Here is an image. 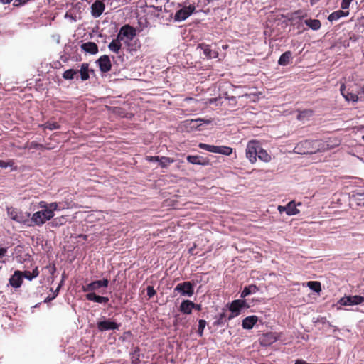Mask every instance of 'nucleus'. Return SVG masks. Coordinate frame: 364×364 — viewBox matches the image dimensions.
<instances>
[{"instance_id": "50", "label": "nucleus", "mask_w": 364, "mask_h": 364, "mask_svg": "<svg viewBox=\"0 0 364 364\" xmlns=\"http://www.w3.org/2000/svg\"><path fill=\"white\" fill-rule=\"evenodd\" d=\"M123 34H121V31H119V33L117 34V36L115 39H114L117 42L121 43V41L124 39Z\"/></svg>"}, {"instance_id": "32", "label": "nucleus", "mask_w": 364, "mask_h": 364, "mask_svg": "<svg viewBox=\"0 0 364 364\" xmlns=\"http://www.w3.org/2000/svg\"><path fill=\"white\" fill-rule=\"evenodd\" d=\"M226 313L222 312L218 316H215V321L213 322V325L215 326H223L228 318L226 319Z\"/></svg>"}, {"instance_id": "18", "label": "nucleus", "mask_w": 364, "mask_h": 364, "mask_svg": "<svg viewBox=\"0 0 364 364\" xmlns=\"http://www.w3.org/2000/svg\"><path fill=\"white\" fill-rule=\"evenodd\" d=\"M340 91L346 101L357 102L358 100V97L356 94L346 91V85L344 83L341 84Z\"/></svg>"}, {"instance_id": "40", "label": "nucleus", "mask_w": 364, "mask_h": 364, "mask_svg": "<svg viewBox=\"0 0 364 364\" xmlns=\"http://www.w3.org/2000/svg\"><path fill=\"white\" fill-rule=\"evenodd\" d=\"M41 127L48 129L50 130L58 129L60 128V125L55 122H48Z\"/></svg>"}, {"instance_id": "1", "label": "nucleus", "mask_w": 364, "mask_h": 364, "mask_svg": "<svg viewBox=\"0 0 364 364\" xmlns=\"http://www.w3.org/2000/svg\"><path fill=\"white\" fill-rule=\"evenodd\" d=\"M51 210H41L36 212L31 218V226H40L54 217Z\"/></svg>"}, {"instance_id": "27", "label": "nucleus", "mask_w": 364, "mask_h": 364, "mask_svg": "<svg viewBox=\"0 0 364 364\" xmlns=\"http://www.w3.org/2000/svg\"><path fill=\"white\" fill-rule=\"evenodd\" d=\"M259 291V288L254 284L248 285L244 287L241 292V298H245L250 294L257 293Z\"/></svg>"}, {"instance_id": "23", "label": "nucleus", "mask_w": 364, "mask_h": 364, "mask_svg": "<svg viewBox=\"0 0 364 364\" xmlns=\"http://www.w3.org/2000/svg\"><path fill=\"white\" fill-rule=\"evenodd\" d=\"M292 60V53L289 50L284 52L281 55L278 60V64L279 65L286 66L291 63Z\"/></svg>"}, {"instance_id": "38", "label": "nucleus", "mask_w": 364, "mask_h": 364, "mask_svg": "<svg viewBox=\"0 0 364 364\" xmlns=\"http://www.w3.org/2000/svg\"><path fill=\"white\" fill-rule=\"evenodd\" d=\"M19 210L14 208H7V213L13 220H16Z\"/></svg>"}, {"instance_id": "43", "label": "nucleus", "mask_w": 364, "mask_h": 364, "mask_svg": "<svg viewBox=\"0 0 364 364\" xmlns=\"http://www.w3.org/2000/svg\"><path fill=\"white\" fill-rule=\"evenodd\" d=\"M15 164V162L14 160L10 159L7 161H4L2 160H0V167L6 168L7 167H13Z\"/></svg>"}, {"instance_id": "7", "label": "nucleus", "mask_w": 364, "mask_h": 364, "mask_svg": "<svg viewBox=\"0 0 364 364\" xmlns=\"http://www.w3.org/2000/svg\"><path fill=\"white\" fill-rule=\"evenodd\" d=\"M174 291L179 292L182 296L191 297L194 293V287L190 282H184L178 284Z\"/></svg>"}, {"instance_id": "31", "label": "nucleus", "mask_w": 364, "mask_h": 364, "mask_svg": "<svg viewBox=\"0 0 364 364\" xmlns=\"http://www.w3.org/2000/svg\"><path fill=\"white\" fill-rule=\"evenodd\" d=\"M304 23L314 31L318 30L321 26V21L318 19H306L304 21Z\"/></svg>"}, {"instance_id": "15", "label": "nucleus", "mask_w": 364, "mask_h": 364, "mask_svg": "<svg viewBox=\"0 0 364 364\" xmlns=\"http://www.w3.org/2000/svg\"><path fill=\"white\" fill-rule=\"evenodd\" d=\"M86 299L90 301L97 302L99 304H106L109 301V298L97 295L94 292H90L85 295Z\"/></svg>"}, {"instance_id": "61", "label": "nucleus", "mask_w": 364, "mask_h": 364, "mask_svg": "<svg viewBox=\"0 0 364 364\" xmlns=\"http://www.w3.org/2000/svg\"><path fill=\"white\" fill-rule=\"evenodd\" d=\"M55 267H53V272H55Z\"/></svg>"}, {"instance_id": "9", "label": "nucleus", "mask_w": 364, "mask_h": 364, "mask_svg": "<svg viewBox=\"0 0 364 364\" xmlns=\"http://www.w3.org/2000/svg\"><path fill=\"white\" fill-rule=\"evenodd\" d=\"M97 326L100 331H106L118 329L120 326V324L110 320H104L98 321L97 323Z\"/></svg>"}, {"instance_id": "13", "label": "nucleus", "mask_w": 364, "mask_h": 364, "mask_svg": "<svg viewBox=\"0 0 364 364\" xmlns=\"http://www.w3.org/2000/svg\"><path fill=\"white\" fill-rule=\"evenodd\" d=\"M105 6L103 2L101 1H95L91 6L92 9V15L94 17H99L103 13L105 10Z\"/></svg>"}, {"instance_id": "14", "label": "nucleus", "mask_w": 364, "mask_h": 364, "mask_svg": "<svg viewBox=\"0 0 364 364\" xmlns=\"http://www.w3.org/2000/svg\"><path fill=\"white\" fill-rule=\"evenodd\" d=\"M23 282V275L21 272L16 271L14 274L9 279V284L14 288H18L21 286Z\"/></svg>"}, {"instance_id": "48", "label": "nucleus", "mask_w": 364, "mask_h": 364, "mask_svg": "<svg viewBox=\"0 0 364 364\" xmlns=\"http://www.w3.org/2000/svg\"><path fill=\"white\" fill-rule=\"evenodd\" d=\"M239 301V306H240L242 309L249 308L250 305L247 304L246 300L243 299H237Z\"/></svg>"}, {"instance_id": "34", "label": "nucleus", "mask_w": 364, "mask_h": 364, "mask_svg": "<svg viewBox=\"0 0 364 364\" xmlns=\"http://www.w3.org/2000/svg\"><path fill=\"white\" fill-rule=\"evenodd\" d=\"M78 73L77 70L68 69L63 73V77L65 80H73L77 75Z\"/></svg>"}, {"instance_id": "3", "label": "nucleus", "mask_w": 364, "mask_h": 364, "mask_svg": "<svg viewBox=\"0 0 364 364\" xmlns=\"http://www.w3.org/2000/svg\"><path fill=\"white\" fill-rule=\"evenodd\" d=\"M364 302L362 295H350L341 297L336 304L338 310L342 309V306L359 305Z\"/></svg>"}, {"instance_id": "26", "label": "nucleus", "mask_w": 364, "mask_h": 364, "mask_svg": "<svg viewBox=\"0 0 364 364\" xmlns=\"http://www.w3.org/2000/svg\"><path fill=\"white\" fill-rule=\"evenodd\" d=\"M194 303L190 300L183 301L180 306V311L186 314H190L192 312Z\"/></svg>"}, {"instance_id": "16", "label": "nucleus", "mask_w": 364, "mask_h": 364, "mask_svg": "<svg viewBox=\"0 0 364 364\" xmlns=\"http://www.w3.org/2000/svg\"><path fill=\"white\" fill-rule=\"evenodd\" d=\"M187 161L192 164L208 166L209 164V160L203 158L200 156H192L188 155L187 156Z\"/></svg>"}, {"instance_id": "49", "label": "nucleus", "mask_w": 364, "mask_h": 364, "mask_svg": "<svg viewBox=\"0 0 364 364\" xmlns=\"http://www.w3.org/2000/svg\"><path fill=\"white\" fill-rule=\"evenodd\" d=\"M57 296V293H53L52 296H48L45 300L44 302L47 303L52 300H53Z\"/></svg>"}, {"instance_id": "35", "label": "nucleus", "mask_w": 364, "mask_h": 364, "mask_svg": "<svg viewBox=\"0 0 364 364\" xmlns=\"http://www.w3.org/2000/svg\"><path fill=\"white\" fill-rule=\"evenodd\" d=\"M176 160L167 156H161L159 166L162 168H167L171 164L175 162Z\"/></svg>"}, {"instance_id": "24", "label": "nucleus", "mask_w": 364, "mask_h": 364, "mask_svg": "<svg viewBox=\"0 0 364 364\" xmlns=\"http://www.w3.org/2000/svg\"><path fill=\"white\" fill-rule=\"evenodd\" d=\"M277 341V336L274 333H267L263 336L261 343L263 346H269Z\"/></svg>"}, {"instance_id": "46", "label": "nucleus", "mask_w": 364, "mask_h": 364, "mask_svg": "<svg viewBox=\"0 0 364 364\" xmlns=\"http://www.w3.org/2000/svg\"><path fill=\"white\" fill-rule=\"evenodd\" d=\"M156 291L152 286H148L147 287V296L149 298L153 297L156 294Z\"/></svg>"}, {"instance_id": "59", "label": "nucleus", "mask_w": 364, "mask_h": 364, "mask_svg": "<svg viewBox=\"0 0 364 364\" xmlns=\"http://www.w3.org/2000/svg\"><path fill=\"white\" fill-rule=\"evenodd\" d=\"M120 1L122 4H126L130 1V0H118Z\"/></svg>"}, {"instance_id": "17", "label": "nucleus", "mask_w": 364, "mask_h": 364, "mask_svg": "<svg viewBox=\"0 0 364 364\" xmlns=\"http://www.w3.org/2000/svg\"><path fill=\"white\" fill-rule=\"evenodd\" d=\"M81 49L90 54H97L98 53V46L94 42H87L81 45Z\"/></svg>"}, {"instance_id": "12", "label": "nucleus", "mask_w": 364, "mask_h": 364, "mask_svg": "<svg viewBox=\"0 0 364 364\" xmlns=\"http://www.w3.org/2000/svg\"><path fill=\"white\" fill-rule=\"evenodd\" d=\"M198 48H200L204 55L208 59L216 58L218 56V53L211 49L210 46L205 43H200Z\"/></svg>"}, {"instance_id": "19", "label": "nucleus", "mask_w": 364, "mask_h": 364, "mask_svg": "<svg viewBox=\"0 0 364 364\" xmlns=\"http://www.w3.org/2000/svg\"><path fill=\"white\" fill-rule=\"evenodd\" d=\"M121 34H123L124 37L127 38L129 40H132V38L136 36V30L129 25L123 26L120 28Z\"/></svg>"}, {"instance_id": "28", "label": "nucleus", "mask_w": 364, "mask_h": 364, "mask_svg": "<svg viewBox=\"0 0 364 364\" xmlns=\"http://www.w3.org/2000/svg\"><path fill=\"white\" fill-rule=\"evenodd\" d=\"M348 14H349L348 11H344L343 10H338V11H336L331 13L328 16V20L329 21L332 22V21L338 20L341 17L347 16Z\"/></svg>"}, {"instance_id": "55", "label": "nucleus", "mask_w": 364, "mask_h": 364, "mask_svg": "<svg viewBox=\"0 0 364 364\" xmlns=\"http://www.w3.org/2000/svg\"><path fill=\"white\" fill-rule=\"evenodd\" d=\"M63 282V281L62 280L61 282L60 283V284L58 285V287H57V289L55 290V291L53 293H57V295L58 294V292L60 291V289L61 288Z\"/></svg>"}, {"instance_id": "51", "label": "nucleus", "mask_w": 364, "mask_h": 364, "mask_svg": "<svg viewBox=\"0 0 364 364\" xmlns=\"http://www.w3.org/2000/svg\"><path fill=\"white\" fill-rule=\"evenodd\" d=\"M7 252V250L4 247L0 248V259L3 258Z\"/></svg>"}, {"instance_id": "57", "label": "nucleus", "mask_w": 364, "mask_h": 364, "mask_svg": "<svg viewBox=\"0 0 364 364\" xmlns=\"http://www.w3.org/2000/svg\"><path fill=\"white\" fill-rule=\"evenodd\" d=\"M78 237L79 238H82L84 240H87V235H86L80 234V235H78Z\"/></svg>"}, {"instance_id": "2", "label": "nucleus", "mask_w": 364, "mask_h": 364, "mask_svg": "<svg viewBox=\"0 0 364 364\" xmlns=\"http://www.w3.org/2000/svg\"><path fill=\"white\" fill-rule=\"evenodd\" d=\"M317 141L304 140L296 144L294 148V152L299 154H312L316 153L319 149L314 148L313 146L317 144Z\"/></svg>"}, {"instance_id": "44", "label": "nucleus", "mask_w": 364, "mask_h": 364, "mask_svg": "<svg viewBox=\"0 0 364 364\" xmlns=\"http://www.w3.org/2000/svg\"><path fill=\"white\" fill-rule=\"evenodd\" d=\"M203 122L205 123H207L208 124L210 122L208 120H204V119H193V120H191V123H194V124L192 125L193 127H199L201 125V123L200 124H198V122Z\"/></svg>"}, {"instance_id": "56", "label": "nucleus", "mask_w": 364, "mask_h": 364, "mask_svg": "<svg viewBox=\"0 0 364 364\" xmlns=\"http://www.w3.org/2000/svg\"><path fill=\"white\" fill-rule=\"evenodd\" d=\"M358 39V36L355 34H353V36H351L350 37V40L353 41H356Z\"/></svg>"}, {"instance_id": "37", "label": "nucleus", "mask_w": 364, "mask_h": 364, "mask_svg": "<svg viewBox=\"0 0 364 364\" xmlns=\"http://www.w3.org/2000/svg\"><path fill=\"white\" fill-rule=\"evenodd\" d=\"M122 43L119 42L115 41L114 39L109 44L108 48L109 50L118 54L120 49L122 48Z\"/></svg>"}, {"instance_id": "45", "label": "nucleus", "mask_w": 364, "mask_h": 364, "mask_svg": "<svg viewBox=\"0 0 364 364\" xmlns=\"http://www.w3.org/2000/svg\"><path fill=\"white\" fill-rule=\"evenodd\" d=\"M353 0H342L341 8L343 10L348 9Z\"/></svg>"}, {"instance_id": "58", "label": "nucleus", "mask_w": 364, "mask_h": 364, "mask_svg": "<svg viewBox=\"0 0 364 364\" xmlns=\"http://www.w3.org/2000/svg\"><path fill=\"white\" fill-rule=\"evenodd\" d=\"M12 0H0V2L4 4H9Z\"/></svg>"}, {"instance_id": "60", "label": "nucleus", "mask_w": 364, "mask_h": 364, "mask_svg": "<svg viewBox=\"0 0 364 364\" xmlns=\"http://www.w3.org/2000/svg\"><path fill=\"white\" fill-rule=\"evenodd\" d=\"M361 92L364 94V85L361 87Z\"/></svg>"}, {"instance_id": "20", "label": "nucleus", "mask_w": 364, "mask_h": 364, "mask_svg": "<svg viewBox=\"0 0 364 364\" xmlns=\"http://www.w3.org/2000/svg\"><path fill=\"white\" fill-rule=\"evenodd\" d=\"M31 214L29 213L19 210L18 218L16 221L23 225L31 226Z\"/></svg>"}, {"instance_id": "21", "label": "nucleus", "mask_w": 364, "mask_h": 364, "mask_svg": "<svg viewBox=\"0 0 364 364\" xmlns=\"http://www.w3.org/2000/svg\"><path fill=\"white\" fill-rule=\"evenodd\" d=\"M239 303L240 302L238 300H234L231 303L230 306V311H231V314L228 317V320H231L235 316H237L240 314L242 308L239 306Z\"/></svg>"}, {"instance_id": "8", "label": "nucleus", "mask_w": 364, "mask_h": 364, "mask_svg": "<svg viewBox=\"0 0 364 364\" xmlns=\"http://www.w3.org/2000/svg\"><path fill=\"white\" fill-rule=\"evenodd\" d=\"M195 10V6L190 5L185 6L176 11L174 18L176 21H181L190 16Z\"/></svg>"}, {"instance_id": "41", "label": "nucleus", "mask_w": 364, "mask_h": 364, "mask_svg": "<svg viewBox=\"0 0 364 364\" xmlns=\"http://www.w3.org/2000/svg\"><path fill=\"white\" fill-rule=\"evenodd\" d=\"M206 326V321L203 319H200L198 321V334L200 337L203 335V330Z\"/></svg>"}, {"instance_id": "29", "label": "nucleus", "mask_w": 364, "mask_h": 364, "mask_svg": "<svg viewBox=\"0 0 364 364\" xmlns=\"http://www.w3.org/2000/svg\"><path fill=\"white\" fill-rule=\"evenodd\" d=\"M259 158V160L268 163L272 160L271 155L264 149L261 146L259 149L258 154L257 158Z\"/></svg>"}, {"instance_id": "25", "label": "nucleus", "mask_w": 364, "mask_h": 364, "mask_svg": "<svg viewBox=\"0 0 364 364\" xmlns=\"http://www.w3.org/2000/svg\"><path fill=\"white\" fill-rule=\"evenodd\" d=\"M38 207L42 208V210H51V212L53 213H54L55 210L60 209L59 203L56 202L48 203L43 200L39 202Z\"/></svg>"}, {"instance_id": "53", "label": "nucleus", "mask_w": 364, "mask_h": 364, "mask_svg": "<svg viewBox=\"0 0 364 364\" xmlns=\"http://www.w3.org/2000/svg\"><path fill=\"white\" fill-rule=\"evenodd\" d=\"M38 271L37 269V268H36L34 270H33L32 272V274L31 275V277L30 278H36L38 276Z\"/></svg>"}, {"instance_id": "36", "label": "nucleus", "mask_w": 364, "mask_h": 364, "mask_svg": "<svg viewBox=\"0 0 364 364\" xmlns=\"http://www.w3.org/2000/svg\"><path fill=\"white\" fill-rule=\"evenodd\" d=\"M307 287L316 293H318L321 291V283L317 281H310L307 283Z\"/></svg>"}, {"instance_id": "11", "label": "nucleus", "mask_w": 364, "mask_h": 364, "mask_svg": "<svg viewBox=\"0 0 364 364\" xmlns=\"http://www.w3.org/2000/svg\"><path fill=\"white\" fill-rule=\"evenodd\" d=\"M278 210L280 213L285 212L289 215H294L299 213L294 200L290 201L284 206L279 205Z\"/></svg>"}, {"instance_id": "10", "label": "nucleus", "mask_w": 364, "mask_h": 364, "mask_svg": "<svg viewBox=\"0 0 364 364\" xmlns=\"http://www.w3.org/2000/svg\"><path fill=\"white\" fill-rule=\"evenodd\" d=\"M100 70L102 73H107L111 70L112 63L110 58L108 55H102L97 60Z\"/></svg>"}, {"instance_id": "6", "label": "nucleus", "mask_w": 364, "mask_h": 364, "mask_svg": "<svg viewBox=\"0 0 364 364\" xmlns=\"http://www.w3.org/2000/svg\"><path fill=\"white\" fill-rule=\"evenodd\" d=\"M109 284V280L107 279H103L102 280H95L86 285L82 286V289L85 292L97 291L102 287H107Z\"/></svg>"}, {"instance_id": "30", "label": "nucleus", "mask_w": 364, "mask_h": 364, "mask_svg": "<svg viewBox=\"0 0 364 364\" xmlns=\"http://www.w3.org/2000/svg\"><path fill=\"white\" fill-rule=\"evenodd\" d=\"M78 71L80 73V78L82 81H85L90 78L88 63H82L80 70Z\"/></svg>"}, {"instance_id": "52", "label": "nucleus", "mask_w": 364, "mask_h": 364, "mask_svg": "<svg viewBox=\"0 0 364 364\" xmlns=\"http://www.w3.org/2000/svg\"><path fill=\"white\" fill-rule=\"evenodd\" d=\"M32 274V272H28V271H26L24 272V277L25 278H26L28 280L31 281L32 280L33 278H30L31 277V275Z\"/></svg>"}, {"instance_id": "33", "label": "nucleus", "mask_w": 364, "mask_h": 364, "mask_svg": "<svg viewBox=\"0 0 364 364\" xmlns=\"http://www.w3.org/2000/svg\"><path fill=\"white\" fill-rule=\"evenodd\" d=\"M26 148L28 149H41V150H44V149H49L50 148H47L44 145L41 144H39L36 141H31V142H28L26 146H25Z\"/></svg>"}, {"instance_id": "22", "label": "nucleus", "mask_w": 364, "mask_h": 364, "mask_svg": "<svg viewBox=\"0 0 364 364\" xmlns=\"http://www.w3.org/2000/svg\"><path fill=\"white\" fill-rule=\"evenodd\" d=\"M258 320L256 316H250L242 320V328L244 329H252Z\"/></svg>"}, {"instance_id": "5", "label": "nucleus", "mask_w": 364, "mask_h": 364, "mask_svg": "<svg viewBox=\"0 0 364 364\" xmlns=\"http://www.w3.org/2000/svg\"><path fill=\"white\" fill-rule=\"evenodd\" d=\"M198 147L204 149L205 151L212 152V153H217L220 154L225 156H230L232 153V148L230 146H214V145H210L204 143H200L198 144Z\"/></svg>"}, {"instance_id": "47", "label": "nucleus", "mask_w": 364, "mask_h": 364, "mask_svg": "<svg viewBox=\"0 0 364 364\" xmlns=\"http://www.w3.org/2000/svg\"><path fill=\"white\" fill-rule=\"evenodd\" d=\"M160 159H161V156H148L146 158V159L148 161H150V162L158 161L159 163L160 162Z\"/></svg>"}, {"instance_id": "4", "label": "nucleus", "mask_w": 364, "mask_h": 364, "mask_svg": "<svg viewBox=\"0 0 364 364\" xmlns=\"http://www.w3.org/2000/svg\"><path fill=\"white\" fill-rule=\"evenodd\" d=\"M259 147L260 143L257 140H251L247 144L245 155L246 158L252 164L257 161V156Z\"/></svg>"}, {"instance_id": "39", "label": "nucleus", "mask_w": 364, "mask_h": 364, "mask_svg": "<svg viewBox=\"0 0 364 364\" xmlns=\"http://www.w3.org/2000/svg\"><path fill=\"white\" fill-rule=\"evenodd\" d=\"M132 355V363L136 364L139 361V350L138 348H135Z\"/></svg>"}, {"instance_id": "54", "label": "nucleus", "mask_w": 364, "mask_h": 364, "mask_svg": "<svg viewBox=\"0 0 364 364\" xmlns=\"http://www.w3.org/2000/svg\"><path fill=\"white\" fill-rule=\"evenodd\" d=\"M193 309H195L196 310H198V311H200L202 309V306H201V304H194Z\"/></svg>"}, {"instance_id": "42", "label": "nucleus", "mask_w": 364, "mask_h": 364, "mask_svg": "<svg viewBox=\"0 0 364 364\" xmlns=\"http://www.w3.org/2000/svg\"><path fill=\"white\" fill-rule=\"evenodd\" d=\"M312 114H313V111L312 110H311V109H305V110L299 112V114L297 116V119H299V120H301V119H303L306 117L311 116Z\"/></svg>"}]
</instances>
